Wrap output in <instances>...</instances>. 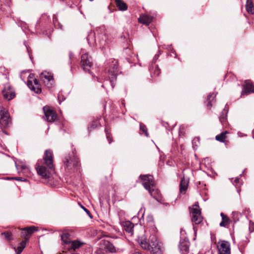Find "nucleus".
Listing matches in <instances>:
<instances>
[{
    "label": "nucleus",
    "instance_id": "nucleus-52",
    "mask_svg": "<svg viewBox=\"0 0 254 254\" xmlns=\"http://www.w3.org/2000/svg\"><path fill=\"white\" fill-rule=\"evenodd\" d=\"M122 105H123V106H125V103H124V101H122Z\"/></svg>",
    "mask_w": 254,
    "mask_h": 254
},
{
    "label": "nucleus",
    "instance_id": "nucleus-50",
    "mask_svg": "<svg viewBox=\"0 0 254 254\" xmlns=\"http://www.w3.org/2000/svg\"><path fill=\"white\" fill-rule=\"evenodd\" d=\"M57 20V19L56 17H54L53 18V22H54V24H55L56 26V22Z\"/></svg>",
    "mask_w": 254,
    "mask_h": 254
},
{
    "label": "nucleus",
    "instance_id": "nucleus-46",
    "mask_svg": "<svg viewBox=\"0 0 254 254\" xmlns=\"http://www.w3.org/2000/svg\"><path fill=\"white\" fill-rule=\"evenodd\" d=\"M57 26H58L59 28H60L61 29H63V26L62 25V24L61 23L58 22Z\"/></svg>",
    "mask_w": 254,
    "mask_h": 254
},
{
    "label": "nucleus",
    "instance_id": "nucleus-3",
    "mask_svg": "<svg viewBox=\"0 0 254 254\" xmlns=\"http://www.w3.org/2000/svg\"><path fill=\"white\" fill-rule=\"evenodd\" d=\"M137 241L142 249L153 254L157 253L161 249L158 241L154 235L150 236L149 241L147 240L145 235H142L138 238Z\"/></svg>",
    "mask_w": 254,
    "mask_h": 254
},
{
    "label": "nucleus",
    "instance_id": "nucleus-28",
    "mask_svg": "<svg viewBox=\"0 0 254 254\" xmlns=\"http://www.w3.org/2000/svg\"><path fill=\"white\" fill-rule=\"evenodd\" d=\"M105 248L109 250L110 252H114L115 251V248L114 245L108 241H105L104 242Z\"/></svg>",
    "mask_w": 254,
    "mask_h": 254
},
{
    "label": "nucleus",
    "instance_id": "nucleus-54",
    "mask_svg": "<svg viewBox=\"0 0 254 254\" xmlns=\"http://www.w3.org/2000/svg\"><path fill=\"white\" fill-rule=\"evenodd\" d=\"M102 86L103 87H104V84H103V85H102Z\"/></svg>",
    "mask_w": 254,
    "mask_h": 254
},
{
    "label": "nucleus",
    "instance_id": "nucleus-18",
    "mask_svg": "<svg viewBox=\"0 0 254 254\" xmlns=\"http://www.w3.org/2000/svg\"><path fill=\"white\" fill-rule=\"evenodd\" d=\"M219 254H231L230 244L228 242L223 241L218 247Z\"/></svg>",
    "mask_w": 254,
    "mask_h": 254
},
{
    "label": "nucleus",
    "instance_id": "nucleus-56",
    "mask_svg": "<svg viewBox=\"0 0 254 254\" xmlns=\"http://www.w3.org/2000/svg\"><path fill=\"white\" fill-rule=\"evenodd\" d=\"M183 231V229H181V233H182Z\"/></svg>",
    "mask_w": 254,
    "mask_h": 254
},
{
    "label": "nucleus",
    "instance_id": "nucleus-29",
    "mask_svg": "<svg viewBox=\"0 0 254 254\" xmlns=\"http://www.w3.org/2000/svg\"><path fill=\"white\" fill-rule=\"evenodd\" d=\"M227 133V131H225L221 133L219 135H216L215 137L216 140L220 142H224L225 139L226 138V134Z\"/></svg>",
    "mask_w": 254,
    "mask_h": 254
},
{
    "label": "nucleus",
    "instance_id": "nucleus-14",
    "mask_svg": "<svg viewBox=\"0 0 254 254\" xmlns=\"http://www.w3.org/2000/svg\"><path fill=\"white\" fill-rule=\"evenodd\" d=\"M190 246V243L188 238H185L184 239H181L179 247L181 254H188Z\"/></svg>",
    "mask_w": 254,
    "mask_h": 254
},
{
    "label": "nucleus",
    "instance_id": "nucleus-57",
    "mask_svg": "<svg viewBox=\"0 0 254 254\" xmlns=\"http://www.w3.org/2000/svg\"><path fill=\"white\" fill-rule=\"evenodd\" d=\"M90 1H93V0H89Z\"/></svg>",
    "mask_w": 254,
    "mask_h": 254
},
{
    "label": "nucleus",
    "instance_id": "nucleus-17",
    "mask_svg": "<svg viewBox=\"0 0 254 254\" xmlns=\"http://www.w3.org/2000/svg\"><path fill=\"white\" fill-rule=\"evenodd\" d=\"M243 89L241 93L242 95H248L251 93H254V86L250 80H246L243 85Z\"/></svg>",
    "mask_w": 254,
    "mask_h": 254
},
{
    "label": "nucleus",
    "instance_id": "nucleus-41",
    "mask_svg": "<svg viewBox=\"0 0 254 254\" xmlns=\"http://www.w3.org/2000/svg\"><path fill=\"white\" fill-rule=\"evenodd\" d=\"M29 235V234H27V233L24 232V228L22 229V231L21 233V236L22 237H24V238H25L26 237L28 236Z\"/></svg>",
    "mask_w": 254,
    "mask_h": 254
},
{
    "label": "nucleus",
    "instance_id": "nucleus-21",
    "mask_svg": "<svg viewBox=\"0 0 254 254\" xmlns=\"http://www.w3.org/2000/svg\"><path fill=\"white\" fill-rule=\"evenodd\" d=\"M153 19V17L149 16L146 14H141L138 18V22L145 25L150 24Z\"/></svg>",
    "mask_w": 254,
    "mask_h": 254
},
{
    "label": "nucleus",
    "instance_id": "nucleus-51",
    "mask_svg": "<svg viewBox=\"0 0 254 254\" xmlns=\"http://www.w3.org/2000/svg\"><path fill=\"white\" fill-rule=\"evenodd\" d=\"M97 125H92L90 127V128H95V127H97Z\"/></svg>",
    "mask_w": 254,
    "mask_h": 254
},
{
    "label": "nucleus",
    "instance_id": "nucleus-30",
    "mask_svg": "<svg viewBox=\"0 0 254 254\" xmlns=\"http://www.w3.org/2000/svg\"><path fill=\"white\" fill-rule=\"evenodd\" d=\"M216 94L215 93H212L208 95L207 97V106L210 108L212 107L211 102L215 98Z\"/></svg>",
    "mask_w": 254,
    "mask_h": 254
},
{
    "label": "nucleus",
    "instance_id": "nucleus-25",
    "mask_svg": "<svg viewBox=\"0 0 254 254\" xmlns=\"http://www.w3.org/2000/svg\"><path fill=\"white\" fill-rule=\"evenodd\" d=\"M228 112V107L226 104L221 115L219 117V120L222 124L226 122L227 119V113Z\"/></svg>",
    "mask_w": 254,
    "mask_h": 254
},
{
    "label": "nucleus",
    "instance_id": "nucleus-39",
    "mask_svg": "<svg viewBox=\"0 0 254 254\" xmlns=\"http://www.w3.org/2000/svg\"><path fill=\"white\" fill-rule=\"evenodd\" d=\"M82 208L85 211V212L89 215V216L90 218H92V215H91V213L90 212V211L86 208H85V207H84L83 206H82Z\"/></svg>",
    "mask_w": 254,
    "mask_h": 254
},
{
    "label": "nucleus",
    "instance_id": "nucleus-13",
    "mask_svg": "<svg viewBox=\"0 0 254 254\" xmlns=\"http://www.w3.org/2000/svg\"><path fill=\"white\" fill-rule=\"evenodd\" d=\"M43 111L44 112L46 120L47 122H53L56 120L57 118L56 114L49 107H44Z\"/></svg>",
    "mask_w": 254,
    "mask_h": 254
},
{
    "label": "nucleus",
    "instance_id": "nucleus-7",
    "mask_svg": "<svg viewBox=\"0 0 254 254\" xmlns=\"http://www.w3.org/2000/svg\"><path fill=\"white\" fill-rule=\"evenodd\" d=\"M139 180L144 188L148 190L151 196H153L152 191H154V189L152 188L155 185L153 176H139Z\"/></svg>",
    "mask_w": 254,
    "mask_h": 254
},
{
    "label": "nucleus",
    "instance_id": "nucleus-45",
    "mask_svg": "<svg viewBox=\"0 0 254 254\" xmlns=\"http://www.w3.org/2000/svg\"><path fill=\"white\" fill-rule=\"evenodd\" d=\"M156 68H157V69L155 71V74H156L157 75H159L160 74V71L157 66L156 67Z\"/></svg>",
    "mask_w": 254,
    "mask_h": 254
},
{
    "label": "nucleus",
    "instance_id": "nucleus-9",
    "mask_svg": "<svg viewBox=\"0 0 254 254\" xmlns=\"http://www.w3.org/2000/svg\"><path fill=\"white\" fill-rule=\"evenodd\" d=\"M10 123L9 115L2 107H0V126L2 127H7Z\"/></svg>",
    "mask_w": 254,
    "mask_h": 254
},
{
    "label": "nucleus",
    "instance_id": "nucleus-42",
    "mask_svg": "<svg viewBox=\"0 0 254 254\" xmlns=\"http://www.w3.org/2000/svg\"><path fill=\"white\" fill-rule=\"evenodd\" d=\"M27 72H28V71H23L22 72H21V75H20V77L21 78V79L23 81H24V78L22 77V75L24 73H26Z\"/></svg>",
    "mask_w": 254,
    "mask_h": 254
},
{
    "label": "nucleus",
    "instance_id": "nucleus-16",
    "mask_svg": "<svg viewBox=\"0 0 254 254\" xmlns=\"http://www.w3.org/2000/svg\"><path fill=\"white\" fill-rule=\"evenodd\" d=\"M15 164L19 174H27L30 173V169L26 164L19 161H15Z\"/></svg>",
    "mask_w": 254,
    "mask_h": 254
},
{
    "label": "nucleus",
    "instance_id": "nucleus-35",
    "mask_svg": "<svg viewBox=\"0 0 254 254\" xmlns=\"http://www.w3.org/2000/svg\"><path fill=\"white\" fill-rule=\"evenodd\" d=\"M1 235H4L5 239L8 241H11L13 239L12 233L9 231H6L2 233Z\"/></svg>",
    "mask_w": 254,
    "mask_h": 254
},
{
    "label": "nucleus",
    "instance_id": "nucleus-23",
    "mask_svg": "<svg viewBox=\"0 0 254 254\" xmlns=\"http://www.w3.org/2000/svg\"><path fill=\"white\" fill-rule=\"evenodd\" d=\"M220 215L222 217V221L220 223V226L221 227H228L230 222L229 218L223 213H221Z\"/></svg>",
    "mask_w": 254,
    "mask_h": 254
},
{
    "label": "nucleus",
    "instance_id": "nucleus-6",
    "mask_svg": "<svg viewBox=\"0 0 254 254\" xmlns=\"http://www.w3.org/2000/svg\"><path fill=\"white\" fill-rule=\"evenodd\" d=\"M190 213L191 216V220L193 226V229L195 231V225L200 224L203 220L201 211L199 208L198 202H196L192 207H190Z\"/></svg>",
    "mask_w": 254,
    "mask_h": 254
},
{
    "label": "nucleus",
    "instance_id": "nucleus-34",
    "mask_svg": "<svg viewBox=\"0 0 254 254\" xmlns=\"http://www.w3.org/2000/svg\"><path fill=\"white\" fill-rule=\"evenodd\" d=\"M6 180H14L16 181H20L22 182L27 181V179L21 177H6L4 179Z\"/></svg>",
    "mask_w": 254,
    "mask_h": 254
},
{
    "label": "nucleus",
    "instance_id": "nucleus-48",
    "mask_svg": "<svg viewBox=\"0 0 254 254\" xmlns=\"http://www.w3.org/2000/svg\"><path fill=\"white\" fill-rule=\"evenodd\" d=\"M24 44H25V46H26V48H27V52H28L29 54L30 55V49H30V48H29V47H28L26 45V44H25V43H24ZM29 56L30 57V55H29Z\"/></svg>",
    "mask_w": 254,
    "mask_h": 254
},
{
    "label": "nucleus",
    "instance_id": "nucleus-37",
    "mask_svg": "<svg viewBox=\"0 0 254 254\" xmlns=\"http://www.w3.org/2000/svg\"><path fill=\"white\" fill-rule=\"evenodd\" d=\"M140 129L143 132L145 133V135L148 137V133L147 132V130L146 128V127L145 125L143 124L140 125Z\"/></svg>",
    "mask_w": 254,
    "mask_h": 254
},
{
    "label": "nucleus",
    "instance_id": "nucleus-15",
    "mask_svg": "<svg viewBox=\"0 0 254 254\" xmlns=\"http://www.w3.org/2000/svg\"><path fill=\"white\" fill-rule=\"evenodd\" d=\"M34 177L33 179L36 181L41 182L42 183L52 186L54 185L53 182V176H31Z\"/></svg>",
    "mask_w": 254,
    "mask_h": 254
},
{
    "label": "nucleus",
    "instance_id": "nucleus-11",
    "mask_svg": "<svg viewBox=\"0 0 254 254\" xmlns=\"http://www.w3.org/2000/svg\"><path fill=\"white\" fill-rule=\"evenodd\" d=\"M92 65L91 58L87 54L82 55L81 57V66L83 69L85 71H89Z\"/></svg>",
    "mask_w": 254,
    "mask_h": 254
},
{
    "label": "nucleus",
    "instance_id": "nucleus-4",
    "mask_svg": "<svg viewBox=\"0 0 254 254\" xmlns=\"http://www.w3.org/2000/svg\"><path fill=\"white\" fill-rule=\"evenodd\" d=\"M65 169L69 172L80 173V164L79 160L75 154L72 152L71 154L65 156L64 160Z\"/></svg>",
    "mask_w": 254,
    "mask_h": 254
},
{
    "label": "nucleus",
    "instance_id": "nucleus-24",
    "mask_svg": "<svg viewBox=\"0 0 254 254\" xmlns=\"http://www.w3.org/2000/svg\"><path fill=\"white\" fill-rule=\"evenodd\" d=\"M69 244L70 245L69 249L75 250V249L79 248L83 244H84V243L76 240L71 241Z\"/></svg>",
    "mask_w": 254,
    "mask_h": 254
},
{
    "label": "nucleus",
    "instance_id": "nucleus-5",
    "mask_svg": "<svg viewBox=\"0 0 254 254\" xmlns=\"http://www.w3.org/2000/svg\"><path fill=\"white\" fill-rule=\"evenodd\" d=\"M117 65L118 61L115 59H110L107 63V68H108L109 78L112 88L115 86L114 82L116 81L117 75L118 74Z\"/></svg>",
    "mask_w": 254,
    "mask_h": 254
},
{
    "label": "nucleus",
    "instance_id": "nucleus-53",
    "mask_svg": "<svg viewBox=\"0 0 254 254\" xmlns=\"http://www.w3.org/2000/svg\"><path fill=\"white\" fill-rule=\"evenodd\" d=\"M253 138H254V130L253 132Z\"/></svg>",
    "mask_w": 254,
    "mask_h": 254
},
{
    "label": "nucleus",
    "instance_id": "nucleus-12",
    "mask_svg": "<svg viewBox=\"0 0 254 254\" xmlns=\"http://www.w3.org/2000/svg\"><path fill=\"white\" fill-rule=\"evenodd\" d=\"M3 96L5 99L10 100L15 96V91L9 84H5L2 91Z\"/></svg>",
    "mask_w": 254,
    "mask_h": 254
},
{
    "label": "nucleus",
    "instance_id": "nucleus-10",
    "mask_svg": "<svg viewBox=\"0 0 254 254\" xmlns=\"http://www.w3.org/2000/svg\"><path fill=\"white\" fill-rule=\"evenodd\" d=\"M33 77L34 75L33 74H29L28 75L29 79L27 81V85L31 90L36 93H39L41 92V89L38 81L35 78L33 79V81L30 80V79L33 78Z\"/></svg>",
    "mask_w": 254,
    "mask_h": 254
},
{
    "label": "nucleus",
    "instance_id": "nucleus-38",
    "mask_svg": "<svg viewBox=\"0 0 254 254\" xmlns=\"http://www.w3.org/2000/svg\"><path fill=\"white\" fill-rule=\"evenodd\" d=\"M105 131H106L107 138L108 140L109 143L110 144L112 142V140L111 138H110L109 133L108 132V131L107 129H105Z\"/></svg>",
    "mask_w": 254,
    "mask_h": 254
},
{
    "label": "nucleus",
    "instance_id": "nucleus-40",
    "mask_svg": "<svg viewBox=\"0 0 254 254\" xmlns=\"http://www.w3.org/2000/svg\"><path fill=\"white\" fill-rule=\"evenodd\" d=\"M249 229L251 232L254 231V223L250 222Z\"/></svg>",
    "mask_w": 254,
    "mask_h": 254
},
{
    "label": "nucleus",
    "instance_id": "nucleus-20",
    "mask_svg": "<svg viewBox=\"0 0 254 254\" xmlns=\"http://www.w3.org/2000/svg\"><path fill=\"white\" fill-rule=\"evenodd\" d=\"M72 232L68 230H64L61 235V240L64 244L69 245L71 241V233Z\"/></svg>",
    "mask_w": 254,
    "mask_h": 254
},
{
    "label": "nucleus",
    "instance_id": "nucleus-22",
    "mask_svg": "<svg viewBox=\"0 0 254 254\" xmlns=\"http://www.w3.org/2000/svg\"><path fill=\"white\" fill-rule=\"evenodd\" d=\"M122 226L125 231L131 234H132L134 225L132 222L129 221H126L123 222Z\"/></svg>",
    "mask_w": 254,
    "mask_h": 254
},
{
    "label": "nucleus",
    "instance_id": "nucleus-1",
    "mask_svg": "<svg viewBox=\"0 0 254 254\" xmlns=\"http://www.w3.org/2000/svg\"><path fill=\"white\" fill-rule=\"evenodd\" d=\"M35 169L38 175H54L57 173L53 165V155L51 150L45 151L43 159L37 161Z\"/></svg>",
    "mask_w": 254,
    "mask_h": 254
},
{
    "label": "nucleus",
    "instance_id": "nucleus-19",
    "mask_svg": "<svg viewBox=\"0 0 254 254\" xmlns=\"http://www.w3.org/2000/svg\"><path fill=\"white\" fill-rule=\"evenodd\" d=\"M190 179L187 176H183L180 184V192L185 194L188 189Z\"/></svg>",
    "mask_w": 254,
    "mask_h": 254
},
{
    "label": "nucleus",
    "instance_id": "nucleus-44",
    "mask_svg": "<svg viewBox=\"0 0 254 254\" xmlns=\"http://www.w3.org/2000/svg\"><path fill=\"white\" fill-rule=\"evenodd\" d=\"M158 56H158V55H156L154 56V58H153V63H155V62H156V60H157V59H158Z\"/></svg>",
    "mask_w": 254,
    "mask_h": 254
},
{
    "label": "nucleus",
    "instance_id": "nucleus-27",
    "mask_svg": "<svg viewBox=\"0 0 254 254\" xmlns=\"http://www.w3.org/2000/svg\"><path fill=\"white\" fill-rule=\"evenodd\" d=\"M116 4L119 9L121 10L124 11L127 9V4L121 0H116Z\"/></svg>",
    "mask_w": 254,
    "mask_h": 254
},
{
    "label": "nucleus",
    "instance_id": "nucleus-32",
    "mask_svg": "<svg viewBox=\"0 0 254 254\" xmlns=\"http://www.w3.org/2000/svg\"><path fill=\"white\" fill-rule=\"evenodd\" d=\"M232 218L234 222V223L237 222L239 221L240 218L241 216V214L239 213L238 212L234 211L232 213Z\"/></svg>",
    "mask_w": 254,
    "mask_h": 254
},
{
    "label": "nucleus",
    "instance_id": "nucleus-55",
    "mask_svg": "<svg viewBox=\"0 0 254 254\" xmlns=\"http://www.w3.org/2000/svg\"><path fill=\"white\" fill-rule=\"evenodd\" d=\"M208 160V158H205V160Z\"/></svg>",
    "mask_w": 254,
    "mask_h": 254
},
{
    "label": "nucleus",
    "instance_id": "nucleus-26",
    "mask_svg": "<svg viewBox=\"0 0 254 254\" xmlns=\"http://www.w3.org/2000/svg\"><path fill=\"white\" fill-rule=\"evenodd\" d=\"M246 8L248 12L251 14L254 13V7L252 0H247Z\"/></svg>",
    "mask_w": 254,
    "mask_h": 254
},
{
    "label": "nucleus",
    "instance_id": "nucleus-8",
    "mask_svg": "<svg viewBox=\"0 0 254 254\" xmlns=\"http://www.w3.org/2000/svg\"><path fill=\"white\" fill-rule=\"evenodd\" d=\"M41 80L48 88H52L54 84L53 75L51 72L45 71L40 75Z\"/></svg>",
    "mask_w": 254,
    "mask_h": 254
},
{
    "label": "nucleus",
    "instance_id": "nucleus-49",
    "mask_svg": "<svg viewBox=\"0 0 254 254\" xmlns=\"http://www.w3.org/2000/svg\"><path fill=\"white\" fill-rule=\"evenodd\" d=\"M167 163L168 165L171 166L173 165V161H168Z\"/></svg>",
    "mask_w": 254,
    "mask_h": 254
},
{
    "label": "nucleus",
    "instance_id": "nucleus-43",
    "mask_svg": "<svg viewBox=\"0 0 254 254\" xmlns=\"http://www.w3.org/2000/svg\"><path fill=\"white\" fill-rule=\"evenodd\" d=\"M158 56H158V55H156L154 56V58H153V63H155V62H156V60H157V59H158Z\"/></svg>",
    "mask_w": 254,
    "mask_h": 254
},
{
    "label": "nucleus",
    "instance_id": "nucleus-36",
    "mask_svg": "<svg viewBox=\"0 0 254 254\" xmlns=\"http://www.w3.org/2000/svg\"><path fill=\"white\" fill-rule=\"evenodd\" d=\"M25 246V243L24 242H22L20 243V246L18 247L17 250H16V252L17 254H20L22 251L23 250Z\"/></svg>",
    "mask_w": 254,
    "mask_h": 254
},
{
    "label": "nucleus",
    "instance_id": "nucleus-2",
    "mask_svg": "<svg viewBox=\"0 0 254 254\" xmlns=\"http://www.w3.org/2000/svg\"><path fill=\"white\" fill-rule=\"evenodd\" d=\"M98 42H96L95 38V33L90 32L89 33L87 40L88 44L91 47L99 46L101 49H104L107 44V36L106 33V29L104 26H101L98 28L96 30Z\"/></svg>",
    "mask_w": 254,
    "mask_h": 254
},
{
    "label": "nucleus",
    "instance_id": "nucleus-47",
    "mask_svg": "<svg viewBox=\"0 0 254 254\" xmlns=\"http://www.w3.org/2000/svg\"><path fill=\"white\" fill-rule=\"evenodd\" d=\"M162 124L163 126H164L166 128L167 127L168 123L166 122H162Z\"/></svg>",
    "mask_w": 254,
    "mask_h": 254
},
{
    "label": "nucleus",
    "instance_id": "nucleus-31",
    "mask_svg": "<svg viewBox=\"0 0 254 254\" xmlns=\"http://www.w3.org/2000/svg\"><path fill=\"white\" fill-rule=\"evenodd\" d=\"M231 180L232 183L236 187L242 184V180L239 176H237L234 178L230 179Z\"/></svg>",
    "mask_w": 254,
    "mask_h": 254
},
{
    "label": "nucleus",
    "instance_id": "nucleus-33",
    "mask_svg": "<svg viewBox=\"0 0 254 254\" xmlns=\"http://www.w3.org/2000/svg\"><path fill=\"white\" fill-rule=\"evenodd\" d=\"M37 229L35 226H31L24 228V232L27 233L29 235H31L34 232L37 231Z\"/></svg>",
    "mask_w": 254,
    "mask_h": 254
}]
</instances>
